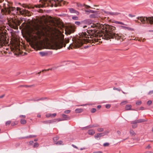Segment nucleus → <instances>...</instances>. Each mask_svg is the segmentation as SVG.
Wrapping results in <instances>:
<instances>
[{"instance_id":"nucleus-1","label":"nucleus","mask_w":153,"mask_h":153,"mask_svg":"<svg viewBox=\"0 0 153 153\" xmlns=\"http://www.w3.org/2000/svg\"><path fill=\"white\" fill-rule=\"evenodd\" d=\"M105 31L102 33H98L95 30H87L88 34L85 32H82L79 34V36L72 39L73 41L72 45L74 47H79L84 43L87 42L94 43L98 42V39L97 37H102L103 39L108 40L111 39L115 38L119 39L121 37H123V36L121 34L119 35L117 34L114 33L113 31L116 30L115 27L106 25L105 26Z\"/></svg>"},{"instance_id":"nucleus-41","label":"nucleus","mask_w":153,"mask_h":153,"mask_svg":"<svg viewBox=\"0 0 153 153\" xmlns=\"http://www.w3.org/2000/svg\"><path fill=\"white\" fill-rule=\"evenodd\" d=\"M20 118H25L26 117V116L25 115H20L19 116Z\"/></svg>"},{"instance_id":"nucleus-31","label":"nucleus","mask_w":153,"mask_h":153,"mask_svg":"<svg viewBox=\"0 0 153 153\" xmlns=\"http://www.w3.org/2000/svg\"><path fill=\"white\" fill-rule=\"evenodd\" d=\"M32 145L34 148H37L39 146V144H30Z\"/></svg>"},{"instance_id":"nucleus-7","label":"nucleus","mask_w":153,"mask_h":153,"mask_svg":"<svg viewBox=\"0 0 153 153\" xmlns=\"http://www.w3.org/2000/svg\"><path fill=\"white\" fill-rule=\"evenodd\" d=\"M2 8L1 9V12H0V19H2L4 17V15L7 13L5 3H3Z\"/></svg>"},{"instance_id":"nucleus-19","label":"nucleus","mask_w":153,"mask_h":153,"mask_svg":"<svg viewBox=\"0 0 153 153\" xmlns=\"http://www.w3.org/2000/svg\"><path fill=\"white\" fill-rule=\"evenodd\" d=\"M85 13L87 14H89L88 13H96L97 12L96 11L93 10H85Z\"/></svg>"},{"instance_id":"nucleus-29","label":"nucleus","mask_w":153,"mask_h":153,"mask_svg":"<svg viewBox=\"0 0 153 153\" xmlns=\"http://www.w3.org/2000/svg\"><path fill=\"white\" fill-rule=\"evenodd\" d=\"M109 132V131L108 130H106L103 133H102L104 134V136L105 135H107Z\"/></svg>"},{"instance_id":"nucleus-25","label":"nucleus","mask_w":153,"mask_h":153,"mask_svg":"<svg viewBox=\"0 0 153 153\" xmlns=\"http://www.w3.org/2000/svg\"><path fill=\"white\" fill-rule=\"evenodd\" d=\"M20 122L21 124H25L27 122L26 120L23 119H21L20 120Z\"/></svg>"},{"instance_id":"nucleus-35","label":"nucleus","mask_w":153,"mask_h":153,"mask_svg":"<svg viewBox=\"0 0 153 153\" xmlns=\"http://www.w3.org/2000/svg\"><path fill=\"white\" fill-rule=\"evenodd\" d=\"M142 103V102L141 101H139L137 102L136 103V104L137 105H141Z\"/></svg>"},{"instance_id":"nucleus-8","label":"nucleus","mask_w":153,"mask_h":153,"mask_svg":"<svg viewBox=\"0 0 153 153\" xmlns=\"http://www.w3.org/2000/svg\"><path fill=\"white\" fill-rule=\"evenodd\" d=\"M21 8L19 7H17L16 9V11H19L20 13L22 15L29 16L30 15V12L29 11L25 9H23L22 10H21Z\"/></svg>"},{"instance_id":"nucleus-37","label":"nucleus","mask_w":153,"mask_h":153,"mask_svg":"<svg viewBox=\"0 0 153 153\" xmlns=\"http://www.w3.org/2000/svg\"><path fill=\"white\" fill-rule=\"evenodd\" d=\"M127 102L126 101H125L122 102L120 103V105H123L126 104V103H127Z\"/></svg>"},{"instance_id":"nucleus-5","label":"nucleus","mask_w":153,"mask_h":153,"mask_svg":"<svg viewBox=\"0 0 153 153\" xmlns=\"http://www.w3.org/2000/svg\"><path fill=\"white\" fill-rule=\"evenodd\" d=\"M137 19L140 20L143 24L147 23L153 24V16L149 17L140 16L137 17Z\"/></svg>"},{"instance_id":"nucleus-6","label":"nucleus","mask_w":153,"mask_h":153,"mask_svg":"<svg viewBox=\"0 0 153 153\" xmlns=\"http://www.w3.org/2000/svg\"><path fill=\"white\" fill-rule=\"evenodd\" d=\"M7 7L6 6V9L7 13L10 14L12 12V13L13 14H15L17 13L16 12V8L15 7H11L8 4H7Z\"/></svg>"},{"instance_id":"nucleus-22","label":"nucleus","mask_w":153,"mask_h":153,"mask_svg":"<svg viewBox=\"0 0 153 153\" xmlns=\"http://www.w3.org/2000/svg\"><path fill=\"white\" fill-rule=\"evenodd\" d=\"M75 111L76 113H81L83 111V109L82 108H77L75 110Z\"/></svg>"},{"instance_id":"nucleus-54","label":"nucleus","mask_w":153,"mask_h":153,"mask_svg":"<svg viewBox=\"0 0 153 153\" xmlns=\"http://www.w3.org/2000/svg\"><path fill=\"white\" fill-rule=\"evenodd\" d=\"M119 24H120V25H125V24H124L123 22H119Z\"/></svg>"},{"instance_id":"nucleus-23","label":"nucleus","mask_w":153,"mask_h":153,"mask_svg":"<svg viewBox=\"0 0 153 153\" xmlns=\"http://www.w3.org/2000/svg\"><path fill=\"white\" fill-rule=\"evenodd\" d=\"M131 105H127L125 107V109L126 110H131Z\"/></svg>"},{"instance_id":"nucleus-14","label":"nucleus","mask_w":153,"mask_h":153,"mask_svg":"<svg viewBox=\"0 0 153 153\" xmlns=\"http://www.w3.org/2000/svg\"><path fill=\"white\" fill-rule=\"evenodd\" d=\"M74 31V29L72 28H70L68 29L67 31H66L65 33L66 34H70L72 33H73Z\"/></svg>"},{"instance_id":"nucleus-38","label":"nucleus","mask_w":153,"mask_h":153,"mask_svg":"<svg viewBox=\"0 0 153 153\" xmlns=\"http://www.w3.org/2000/svg\"><path fill=\"white\" fill-rule=\"evenodd\" d=\"M71 112V111L70 110H66L64 111V113L65 114H68L70 113Z\"/></svg>"},{"instance_id":"nucleus-40","label":"nucleus","mask_w":153,"mask_h":153,"mask_svg":"<svg viewBox=\"0 0 153 153\" xmlns=\"http://www.w3.org/2000/svg\"><path fill=\"white\" fill-rule=\"evenodd\" d=\"M11 123V121H7L6 123V125H9Z\"/></svg>"},{"instance_id":"nucleus-28","label":"nucleus","mask_w":153,"mask_h":153,"mask_svg":"<svg viewBox=\"0 0 153 153\" xmlns=\"http://www.w3.org/2000/svg\"><path fill=\"white\" fill-rule=\"evenodd\" d=\"M97 126H98V125H90V126H87V127H88V128H93V127H97Z\"/></svg>"},{"instance_id":"nucleus-16","label":"nucleus","mask_w":153,"mask_h":153,"mask_svg":"<svg viewBox=\"0 0 153 153\" xmlns=\"http://www.w3.org/2000/svg\"><path fill=\"white\" fill-rule=\"evenodd\" d=\"M62 116L64 118L63 119V120H68L70 119V117H69L67 115L65 114H62Z\"/></svg>"},{"instance_id":"nucleus-18","label":"nucleus","mask_w":153,"mask_h":153,"mask_svg":"<svg viewBox=\"0 0 153 153\" xmlns=\"http://www.w3.org/2000/svg\"><path fill=\"white\" fill-rule=\"evenodd\" d=\"M119 27H120L122 28L127 29L128 30H134V29L133 28L130 27H126L124 26H120Z\"/></svg>"},{"instance_id":"nucleus-9","label":"nucleus","mask_w":153,"mask_h":153,"mask_svg":"<svg viewBox=\"0 0 153 153\" xmlns=\"http://www.w3.org/2000/svg\"><path fill=\"white\" fill-rule=\"evenodd\" d=\"M19 25V23L18 22H16L14 21H13L12 23L10 25V26L11 27L14 29L17 30L18 29V25Z\"/></svg>"},{"instance_id":"nucleus-20","label":"nucleus","mask_w":153,"mask_h":153,"mask_svg":"<svg viewBox=\"0 0 153 153\" xmlns=\"http://www.w3.org/2000/svg\"><path fill=\"white\" fill-rule=\"evenodd\" d=\"M95 131L93 129H90L88 131V133L89 134L93 135L95 133Z\"/></svg>"},{"instance_id":"nucleus-36","label":"nucleus","mask_w":153,"mask_h":153,"mask_svg":"<svg viewBox=\"0 0 153 153\" xmlns=\"http://www.w3.org/2000/svg\"><path fill=\"white\" fill-rule=\"evenodd\" d=\"M58 139V137H55L53 138V140L54 142H55Z\"/></svg>"},{"instance_id":"nucleus-60","label":"nucleus","mask_w":153,"mask_h":153,"mask_svg":"<svg viewBox=\"0 0 153 153\" xmlns=\"http://www.w3.org/2000/svg\"><path fill=\"white\" fill-rule=\"evenodd\" d=\"M52 70V69H48L47 70H43L42 71H49V70Z\"/></svg>"},{"instance_id":"nucleus-56","label":"nucleus","mask_w":153,"mask_h":153,"mask_svg":"<svg viewBox=\"0 0 153 153\" xmlns=\"http://www.w3.org/2000/svg\"><path fill=\"white\" fill-rule=\"evenodd\" d=\"M114 23H116V24H119V22H118L117 21H114V22H113Z\"/></svg>"},{"instance_id":"nucleus-61","label":"nucleus","mask_w":153,"mask_h":153,"mask_svg":"<svg viewBox=\"0 0 153 153\" xmlns=\"http://www.w3.org/2000/svg\"><path fill=\"white\" fill-rule=\"evenodd\" d=\"M24 87H25L26 88H27V87H31V86L25 85H24Z\"/></svg>"},{"instance_id":"nucleus-21","label":"nucleus","mask_w":153,"mask_h":153,"mask_svg":"<svg viewBox=\"0 0 153 153\" xmlns=\"http://www.w3.org/2000/svg\"><path fill=\"white\" fill-rule=\"evenodd\" d=\"M40 55L42 56H43L47 55L48 53L44 52H40L39 53Z\"/></svg>"},{"instance_id":"nucleus-26","label":"nucleus","mask_w":153,"mask_h":153,"mask_svg":"<svg viewBox=\"0 0 153 153\" xmlns=\"http://www.w3.org/2000/svg\"><path fill=\"white\" fill-rule=\"evenodd\" d=\"M130 133L131 135L132 136H134L136 135L135 133L132 130H130Z\"/></svg>"},{"instance_id":"nucleus-30","label":"nucleus","mask_w":153,"mask_h":153,"mask_svg":"<svg viewBox=\"0 0 153 153\" xmlns=\"http://www.w3.org/2000/svg\"><path fill=\"white\" fill-rule=\"evenodd\" d=\"M96 15L94 14L90 15L89 16V17L91 18H94L96 17Z\"/></svg>"},{"instance_id":"nucleus-43","label":"nucleus","mask_w":153,"mask_h":153,"mask_svg":"<svg viewBox=\"0 0 153 153\" xmlns=\"http://www.w3.org/2000/svg\"><path fill=\"white\" fill-rule=\"evenodd\" d=\"M111 105L109 104H107L105 105V107L107 108H109L110 107Z\"/></svg>"},{"instance_id":"nucleus-44","label":"nucleus","mask_w":153,"mask_h":153,"mask_svg":"<svg viewBox=\"0 0 153 153\" xmlns=\"http://www.w3.org/2000/svg\"><path fill=\"white\" fill-rule=\"evenodd\" d=\"M72 19L75 20H77L78 17L77 16H74L72 17Z\"/></svg>"},{"instance_id":"nucleus-46","label":"nucleus","mask_w":153,"mask_h":153,"mask_svg":"<svg viewBox=\"0 0 153 153\" xmlns=\"http://www.w3.org/2000/svg\"><path fill=\"white\" fill-rule=\"evenodd\" d=\"M91 46V45L90 44H88L87 45H86L84 46L85 48H87L88 47H89Z\"/></svg>"},{"instance_id":"nucleus-32","label":"nucleus","mask_w":153,"mask_h":153,"mask_svg":"<svg viewBox=\"0 0 153 153\" xmlns=\"http://www.w3.org/2000/svg\"><path fill=\"white\" fill-rule=\"evenodd\" d=\"M104 130V129L103 128H99L97 129V131L99 132H102Z\"/></svg>"},{"instance_id":"nucleus-17","label":"nucleus","mask_w":153,"mask_h":153,"mask_svg":"<svg viewBox=\"0 0 153 153\" xmlns=\"http://www.w3.org/2000/svg\"><path fill=\"white\" fill-rule=\"evenodd\" d=\"M69 11L71 13H75L77 15H78L79 14V12L74 9L72 8H71L69 9Z\"/></svg>"},{"instance_id":"nucleus-33","label":"nucleus","mask_w":153,"mask_h":153,"mask_svg":"<svg viewBox=\"0 0 153 153\" xmlns=\"http://www.w3.org/2000/svg\"><path fill=\"white\" fill-rule=\"evenodd\" d=\"M25 5L24 6H23V7H26V8H27L28 9H30V8H32L33 9L34 8V7H30L29 6H28V5Z\"/></svg>"},{"instance_id":"nucleus-63","label":"nucleus","mask_w":153,"mask_h":153,"mask_svg":"<svg viewBox=\"0 0 153 153\" xmlns=\"http://www.w3.org/2000/svg\"><path fill=\"white\" fill-rule=\"evenodd\" d=\"M101 107V106L100 105H98L97 106V108L99 109Z\"/></svg>"},{"instance_id":"nucleus-34","label":"nucleus","mask_w":153,"mask_h":153,"mask_svg":"<svg viewBox=\"0 0 153 153\" xmlns=\"http://www.w3.org/2000/svg\"><path fill=\"white\" fill-rule=\"evenodd\" d=\"M96 111V109L95 108H92V109H91V112L92 113L95 112Z\"/></svg>"},{"instance_id":"nucleus-11","label":"nucleus","mask_w":153,"mask_h":153,"mask_svg":"<svg viewBox=\"0 0 153 153\" xmlns=\"http://www.w3.org/2000/svg\"><path fill=\"white\" fill-rule=\"evenodd\" d=\"M104 136V134L102 133H97L94 135L95 138L97 140H99L100 139L101 137Z\"/></svg>"},{"instance_id":"nucleus-53","label":"nucleus","mask_w":153,"mask_h":153,"mask_svg":"<svg viewBox=\"0 0 153 153\" xmlns=\"http://www.w3.org/2000/svg\"><path fill=\"white\" fill-rule=\"evenodd\" d=\"M63 143V142L61 140H60L58 141L56 143Z\"/></svg>"},{"instance_id":"nucleus-51","label":"nucleus","mask_w":153,"mask_h":153,"mask_svg":"<svg viewBox=\"0 0 153 153\" xmlns=\"http://www.w3.org/2000/svg\"><path fill=\"white\" fill-rule=\"evenodd\" d=\"M152 94H153V90L150 91L148 93V94L149 95Z\"/></svg>"},{"instance_id":"nucleus-27","label":"nucleus","mask_w":153,"mask_h":153,"mask_svg":"<svg viewBox=\"0 0 153 153\" xmlns=\"http://www.w3.org/2000/svg\"><path fill=\"white\" fill-rule=\"evenodd\" d=\"M47 98L46 97H43V98H39V99H38L36 100H34V101H39V100H44L46 99Z\"/></svg>"},{"instance_id":"nucleus-3","label":"nucleus","mask_w":153,"mask_h":153,"mask_svg":"<svg viewBox=\"0 0 153 153\" xmlns=\"http://www.w3.org/2000/svg\"><path fill=\"white\" fill-rule=\"evenodd\" d=\"M40 2H41L42 4H40L36 5H35V7L36 8H43L49 6V3L51 4V6L52 7L54 6L55 7H57L58 6H61V2L63 1V4H65V1H63V0H39Z\"/></svg>"},{"instance_id":"nucleus-52","label":"nucleus","mask_w":153,"mask_h":153,"mask_svg":"<svg viewBox=\"0 0 153 153\" xmlns=\"http://www.w3.org/2000/svg\"><path fill=\"white\" fill-rule=\"evenodd\" d=\"M109 144H103V146L104 147L108 146Z\"/></svg>"},{"instance_id":"nucleus-39","label":"nucleus","mask_w":153,"mask_h":153,"mask_svg":"<svg viewBox=\"0 0 153 153\" xmlns=\"http://www.w3.org/2000/svg\"><path fill=\"white\" fill-rule=\"evenodd\" d=\"M152 103V101L151 100H149L147 102V104L148 105H149L151 104Z\"/></svg>"},{"instance_id":"nucleus-4","label":"nucleus","mask_w":153,"mask_h":153,"mask_svg":"<svg viewBox=\"0 0 153 153\" xmlns=\"http://www.w3.org/2000/svg\"><path fill=\"white\" fill-rule=\"evenodd\" d=\"M43 27L38 24L33 25V27L30 29V32L31 33L36 34L37 35H43L44 34L43 31Z\"/></svg>"},{"instance_id":"nucleus-2","label":"nucleus","mask_w":153,"mask_h":153,"mask_svg":"<svg viewBox=\"0 0 153 153\" xmlns=\"http://www.w3.org/2000/svg\"><path fill=\"white\" fill-rule=\"evenodd\" d=\"M64 36L60 34H55L52 36L51 42V48L53 49H60L63 46L65 47L66 44L68 43L69 39H65L64 42Z\"/></svg>"},{"instance_id":"nucleus-57","label":"nucleus","mask_w":153,"mask_h":153,"mask_svg":"<svg viewBox=\"0 0 153 153\" xmlns=\"http://www.w3.org/2000/svg\"><path fill=\"white\" fill-rule=\"evenodd\" d=\"M151 147L150 146V145H148L146 147V149H149L151 148Z\"/></svg>"},{"instance_id":"nucleus-58","label":"nucleus","mask_w":153,"mask_h":153,"mask_svg":"<svg viewBox=\"0 0 153 153\" xmlns=\"http://www.w3.org/2000/svg\"><path fill=\"white\" fill-rule=\"evenodd\" d=\"M140 110H144V108L143 107H141L140 108Z\"/></svg>"},{"instance_id":"nucleus-55","label":"nucleus","mask_w":153,"mask_h":153,"mask_svg":"<svg viewBox=\"0 0 153 153\" xmlns=\"http://www.w3.org/2000/svg\"><path fill=\"white\" fill-rule=\"evenodd\" d=\"M77 6L78 7H81L82 5L80 3H77Z\"/></svg>"},{"instance_id":"nucleus-13","label":"nucleus","mask_w":153,"mask_h":153,"mask_svg":"<svg viewBox=\"0 0 153 153\" xmlns=\"http://www.w3.org/2000/svg\"><path fill=\"white\" fill-rule=\"evenodd\" d=\"M42 123L44 124H50L53 123V120H45L43 121Z\"/></svg>"},{"instance_id":"nucleus-24","label":"nucleus","mask_w":153,"mask_h":153,"mask_svg":"<svg viewBox=\"0 0 153 153\" xmlns=\"http://www.w3.org/2000/svg\"><path fill=\"white\" fill-rule=\"evenodd\" d=\"M53 123L56 122H59L62 121H63V119H62L60 118L55 119H53Z\"/></svg>"},{"instance_id":"nucleus-15","label":"nucleus","mask_w":153,"mask_h":153,"mask_svg":"<svg viewBox=\"0 0 153 153\" xmlns=\"http://www.w3.org/2000/svg\"><path fill=\"white\" fill-rule=\"evenodd\" d=\"M56 113H54L51 114L50 113H48L46 114V116L48 118L51 117V118H53L56 116Z\"/></svg>"},{"instance_id":"nucleus-64","label":"nucleus","mask_w":153,"mask_h":153,"mask_svg":"<svg viewBox=\"0 0 153 153\" xmlns=\"http://www.w3.org/2000/svg\"><path fill=\"white\" fill-rule=\"evenodd\" d=\"M145 153H153V152H147Z\"/></svg>"},{"instance_id":"nucleus-59","label":"nucleus","mask_w":153,"mask_h":153,"mask_svg":"<svg viewBox=\"0 0 153 153\" xmlns=\"http://www.w3.org/2000/svg\"><path fill=\"white\" fill-rule=\"evenodd\" d=\"M4 96H5V94H4L1 96H0V98H3Z\"/></svg>"},{"instance_id":"nucleus-62","label":"nucleus","mask_w":153,"mask_h":153,"mask_svg":"<svg viewBox=\"0 0 153 153\" xmlns=\"http://www.w3.org/2000/svg\"><path fill=\"white\" fill-rule=\"evenodd\" d=\"M85 7H88V8H91V7L90 6H89L87 5H85Z\"/></svg>"},{"instance_id":"nucleus-12","label":"nucleus","mask_w":153,"mask_h":153,"mask_svg":"<svg viewBox=\"0 0 153 153\" xmlns=\"http://www.w3.org/2000/svg\"><path fill=\"white\" fill-rule=\"evenodd\" d=\"M104 12L108 15H110L112 16H117L120 14V13L117 12H112L104 11Z\"/></svg>"},{"instance_id":"nucleus-45","label":"nucleus","mask_w":153,"mask_h":153,"mask_svg":"<svg viewBox=\"0 0 153 153\" xmlns=\"http://www.w3.org/2000/svg\"><path fill=\"white\" fill-rule=\"evenodd\" d=\"M75 24L76 25H79L80 24V23L79 22L76 21L75 22Z\"/></svg>"},{"instance_id":"nucleus-42","label":"nucleus","mask_w":153,"mask_h":153,"mask_svg":"<svg viewBox=\"0 0 153 153\" xmlns=\"http://www.w3.org/2000/svg\"><path fill=\"white\" fill-rule=\"evenodd\" d=\"M135 124H133V125H132V126L133 128H135L137 127V125Z\"/></svg>"},{"instance_id":"nucleus-49","label":"nucleus","mask_w":153,"mask_h":153,"mask_svg":"<svg viewBox=\"0 0 153 153\" xmlns=\"http://www.w3.org/2000/svg\"><path fill=\"white\" fill-rule=\"evenodd\" d=\"M93 153H102V151H99L97 152H94Z\"/></svg>"},{"instance_id":"nucleus-48","label":"nucleus","mask_w":153,"mask_h":153,"mask_svg":"<svg viewBox=\"0 0 153 153\" xmlns=\"http://www.w3.org/2000/svg\"><path fill=\"white\" fill-rule=\"evenodd\" d=\"M17 124V123L16 122H14L11 124V126H12L16 125Z\"/></svg>"},{"instance_id":"nucleus-47","label":"nucleus","mask_w":153,"mask_h":153,"mask_svg":"<svg viewBox=\"0 0 153 153\" xmlns=\"http://www.w3.org/2000/svg\"><path fill=\"white\" fill-rule=\"evenodd\" d=\"M113 89H114V90H117V91H120V89H118V88H115V87H114V88H113Z\"/></svg>"},{"instance_id":"nucleus-10","label":"nucleus","mask_w":153,"mask_h":153,"mask_svg":"<svg viewBox=\"0 0 153 153\" xmlns=\"http://www.w3.org/2000/svg\"><path fill=\"white\" fill-rule=\"evenodd\" d=\"M147 121L146 119H140L138 120H135L131 122V123L132 124H137V123H141L145 122Z\"/></svg>"},{"instance_id":"nucleus-50","label":"nucleus","mask_w":153,"mask_h":153,"mask_svg":"<svg viewBox=\"0 0 153 153\" xmlns=\"http://www.w3.org/2000/svg\"><path fill=\"white\" fill-rule=\"evenodd\" d=\"M128 16L129 17H134L135 16V15H132V14H129Z\"/></svg>"}]
</instances>
